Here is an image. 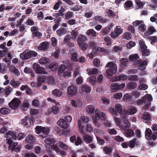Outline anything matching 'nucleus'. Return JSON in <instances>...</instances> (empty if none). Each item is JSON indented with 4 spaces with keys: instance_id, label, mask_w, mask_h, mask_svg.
I'll use <instances>...</instances> for the list:
<instances>
[{
    "instance_id": "5",
    "label": "nucleus",
    "mask_w": 157,
    "mask_h": 157,
    "mask_svg": "<svg viewBox=\"0 0 157 157\" xmlns=\"http://www.w3.org/2000/svg\"><path fill=\"white\" fill-rule=\"evenodd\" d=\"M133 64L136 65L139 64V65L138 67L139 70H144L146 68V66L147 65V61L145 59L143 61L142 59H139L137 60L136 62L133 63Z\"/></svg>"
},
{
    "instance_id": "38",
    "label": "nucleus",
    "mask_w": 157,
    "mask_h": 157,
    "mask_svg": "<svg viewBox=\"0 0 157 157\" xmlns=\"http://www.w3.org/2000/svg\"><path fill=\"white\" fill-rule=\"evenodd\" d=\"M86 34L88 36L91 35L92 37H95L97 36V33L93 29H90L87 31Z\"/></svg>"
},
{
    "instance_id": "23",
    "label": "nucleus",
    "mask_w": 157,
    "mask_h": 157,
    "mask_svg": "<svg viewBox=\"0 0 157 157\" xmlns=\"http://www.w3.org/2000/svg\"><path fill=\"white\" fill-rule=\"evenodd\" d=\"M120 61V62L121 67L122 68H124L129 64L128 59L125 58L121 59Z\"/></svg>"
},
{
    "instance_id": "52",
    "label": "nucleus",
    "mask_w": 157,
    "mask_h": 157,
    "mask_svg": "<svg viewBox=\"0 0 157 157\" xmlns=\"http://www.w3.org/2000/svg\"><path fill=\"white\" fill-rule=\"evenodd\" d=\"M135 2L137 6L140 8H142L145 4L144 2H142L140 0H136Z\"/></svg>"
},
{
    "instance_id": "19",
    "label": "nucleus",
    "mask_w": 157,
    "mask_h": 157,
    "mask_svg": "<svg viewBox=\"0 0 157 157\" xmlns=\"http://www.w3.org/2000/svg\"><path fill=\"white\" fill-rule=\"evenodd\" d=\"M140 51L143 58H145L146 56H148L150 54V51L149 49H147V47L144 48L143 49H140Z\"/></svg>"
},
{
    "instance_id": "49",
    "label": "nucleus",
    "mask_w": 157,
    "mask_h": 157,
    "mask_svg": "<svg viewBox=\"0 0 157 157\" xmlns=\"http://www.w3.org/2000/svg\"><path fill=\"white\" fill-rule=\"evenodd\" d=\"M106 13L109 17H113L116 16L115 12H114L111 10L109 9L107 12Z\"/></svg>"
},
{
    "instance_id": "54",
    "label": "nucleus",
    "mask_w": 157,
    "mask_h": 157,
    "mask_svg": "<svg viewBox=\"0 0 157 157\" xmlns=\"http://www.w3.org/2000/svg\"><path fill=\"white\" fill-rule=\"evenodd\" d=\"M49 61V59L45 57H42L39 60V63L42 64L47 63Z\"/></svg>"
},
{
    "instance_id": "3",
    "label": "nucleus",
    "mask_w": 157,
    "mask_h": 157,
    "mask_svg": "<svg viewBox=\"0 0 157 157\" xmlns=\"http://www.w3.org/2000/svg\"><path fill=\"white\" fill-rule=\"evenodd\" d=\"M106 118V114L104 113L100 112L96 109L95 111V117L93 119L94 124L98 127H100V125L98 123L99 119L102 120H105Z\"/></svg>"
},
{
    "instance_id": "16",
    "label": "nucleus",
    "mask_w": 157,
    "mask_h": 157,
    "mask_svg": "<svg viewBox=\"0 0 157 157\" xmlns=\"http://www.w3.org/2000/svg\"><path fill=\"white\" fill-rule=\"evenodd\" d=\"M112 27V25H109L108 26L105 27V28H102L101 31V34L103 35H106L110 31Z\"/></svg>"
},
{
    "instance_id": "51",
    "label": "nucleus",
    "mask_w": 157,
    "mask_h": 157,
    "mask_svg": "<svg viewBox=\"0 0 157 157\" xmlns=\"http://www.w3.org/2000/svg\"><path fill=\"white\" fill-rule=\"evenodd\" d=\"M66 67L65 65L62 64L59 66V67H58L57 70L59 73H62L64 71Z\"/></svg>"
},
{
    "instance_id": "53",
    "label": "nucleus",
    "mask_w": 157,
    "mask_h": 157,
    "mask_svg": "<svg viewBox=\"0 0 157 157\" xmlns=\"http://www.w3.org/2000/svg\"><path fill=\"white\" fill-rule=\"evenodd\" d=\"M96 78L94 76H92L89 79V81L92 85H95L96 82Z\"/></svg>"
},
{
    "instance_id": "40",
    "label": "nucleus",
    "mask_w": 157,
    "mask_h": 157,
    "mask_svg": "<svg viewBox=\"0 0 157 157\" xmlns=\"http://www.w3.org/2000/svg\"><path fill=\"white\" fill-rule=\"evenodd\" d=\"M152 134L151 130L149 128H147L145 132V136L146 138L147 139H150V136Z\"/></svg>"
},
{
    "instance_id": "15",
    "label": "nucleus",
    "mask_w": 157,
    "mask_h": 157,
    "mask_svg": "<svg viewBox=\"0 0 157 157\" xmlns=\"http://www.w3.org/2000/svg\"><path fill=\"white\" fill-rule=\"evenodd\" d=\"M29 55V50L26 49L20 54V56L22 60L28 59H30Z\"/></svg>"
},
{
    "instance_id": "32",
    "label": "nucleus",
    "mask_w": 157,
    "mask_h": 157,
    "mask_svg": "<svg viewBox=\"0 0 157 157\" xmlns=\"http://www.w3.org/2000/svg\"><path fill=\"white\" fill-rule=\"evenodd\" d=\"M86 71L90 75L95 74L98 73V70L96 68H88Z\"/></svg>"
},
{
    "instance_id": "17",
    "label": "nucleus",
    "mask_w": 157,
    "mask_h": 157,
    "mask_svg": "<svg viewBox=\"0 0 157 157\" xmlns=\"http://www.w3.org/2000/svg\"><path fill=\"white\" fill-rule=\"evenodd\" d=\"M25 141L28 143L33 144L35 143V140L34 138V136L30 134L26 137Z\"/></svg>"
},
{
    "instance_id": "33",
    "label": "nucleus",
    "mask_w": 157,
    "mask_h": 157,
    "mask_svg": "<svg viewBox=\"0 0 157 157\" xmlns=\"http://www.w3.org/2000/svg\"><path fill=\"white\" fill-rule=\"evenodd\" d=\"M0 112L3 115H6L10 113V111L9 108L2 107L0 109Z\"/></svg>"
},
{
    "instance_id": "18",
    "label": "nucleus",
    "mask_w": 157,
    "mask_h": 157,
    "mask_svg": "<svg viewBox=\"0 0 157 157\" xmlns=\"http://www.w3.org/2000/svg\"><path fill=\"white\" fill-rule=\"evenodd\" d=\"M71 103L72 106L75 108H77L78 106L82 105V101L80 99L72 100Z\"/></svg>"
},
{
    "instance_id": "21",
    "label": "nucleus",
    "mask_w": 157,
    "mask_h": 157,
    "mask_svg": "<svg viewBox=\"0 0 157 157\" xmlns=\"http://www.w3.org/2000/svg\"><path fill=\"white\" fill-rule=\"evenodd\" d=\"M84 142L86 144H90L93 142L92 137L88 134H85L83 137Z\"/></svg>"
},
{
    "instance_id": "36",
    "label": "nucleus",
    "mask_w": 157,
    "mask_h": 157,
    "mask_svg": "<svg viewBox=\"0 0 157 157\" xmlns=\"http://www.w3.org/2000/svg\"><path fill=\"white\" fill-rule=\"evenodd\" d=\"M58 146L60 148L66 151H68L69 149L68 146L61 141L59 142Z\"/></svg>"
},
{
    "instance_id": "50",
    "label": "nucleus",
    "mask_w": 157,
    "mask_h": 157,
    "mask_svg": "<svg viewBox=\"0 0 157 157\" xmlns=\"http://www.w3.org/2000/svg\"><path fill=\"white\" fill-rule=\"evenodd\" d=\"M20 84V82L19 81H15L13 79H12L10 82V84L14 87H16L18 86Z\"/></svg>"
},
{
    "instance_id": "24",
    "label": "nucleus",
    "mask_w": 157,
    "mask_h": 157,
    "mask_svg": "<svg viewBox=\"0 0 157 157\" xmlns=\"http://www.w3.org/2000/svg\"><path fill=\"white\" fill-rule=\"evenodd\" d=\"M86 110L87 113L90 115L93 114L95 111V108L92 105H88L86 108Z\"/></svg>"
},
{
    "instance_id": "27",
    "label": "nucleus",
    "mask_w": 157,
    "mask_h": 157,
    "mask_svg": "<svg viewBox=\"0 0 157 157\" xmlns=\"http://www.w3.org/2000/svg\"><path fill=\"white\" fill-rule=\"evenodd\" d=\"M139 58V56L137 54L131 55L129 57V60L134 63L138 60L137 59Z\"/></svg>"
},
{
    "instance_id": "9",
    "label": "nucleus",
    "mask_w": 157,
    "mask_h": 157,
    "mask_svg": "<svg viewBox=\"0 0 157 157\" xmlns=\"http://www.w3.org/2000/svg\"><path fill=\"white\" fill-rule=\"evenodd\" d=\"M20 103V100L17 98H13L9 103V106L11 109H16L18 107Z\"/></svg>"
},
{
    "instance_id": "63",
    "label": "nucleus",
    "mask_w": 157,
    "mask_h": 157,
    "mask_svg": "<svg viewBox=\"0 0 157 157\" xmlns=\"http://www.w3.org/2000/svg\"><path fill=\"white\" fill-rule=\"evenodd\" d=\"M148 88V86L146 84H142L138 87V88L139 90H145Z\"/></svg>"
},
{
    "instance_id": "26",
    "label": "nucleus",
    "mask_w": 157,
    "mask_h": 157,
    "mask_svg": "<svg viewBox=\"0 0 157 157\" xmlns=\"http://www.w3.org/2000/svg\"><path fill=\"white\" fill-rule=\"evenodd\" d=\"M124 135L127 137H131L134 135V133L132 129H128L125 130Z\"/></svg>"
},
{
    "instance_id": "12",
    "label": "nucleus",
    "mask_w": 157,
    "mask_h": 157,
    "mask_svg": "<svg viewBox=\"0 0 157 157\" xmlns=\"http://www.w3.org/2000/svg\"><path fill=\"white\" fill-rule=\"evenodd\" d=\"M137 140V139L134 138L133 139L128 141L129 144V147L131 148H133L136 145L137 147L140 146V142Z\"/></svg>"
},
{
    "instance_id": "44",
    "label": "nucleus",
    "mask_w": 157,
    "mask_h": 157,
    "mask_svg": "<svg viewBox=\"0 0 157 157\" xmlns=\"http://www.w3.org/2000/svg\"><path fill=\"white\" fill-rule=\"evenodd\" d=\"M56 141L53 138H48L45 140V142L46 144L50 145L55 143Z\"/></svg>"
},
{
    "instance_id": "7",
    "label": "nucleus",
    "mask_w": 157,
    "mask_h": 157,
    "mask_svg": "<svg viewBox=\"0 0 157 157\" xmlns=\"http://www.w3.org/2000/svg\"><path fill=\"white\" fill-rule=\"evenodd\" d=\"M149 100H152V97L150 94H147L145 96L142 98L141 99L137 101L136 103L138 105L145 104L146 101Z\"/></svg>"
},
{
    "instance_id": "29",
    "label": "nucleus",
    "mask_w": 157,
    "mask_h": 157,
    "mask_svg": "<svg viewBox=\"0 0 157 157\" xmlns=\"http://www.w3.org/2000/svg\"><path fill=\"white\" fill-rule=\"evenodd\" d=\"M46 79V77L44 75L38 76L37 78L38 85H41L42 84L45 83Z\"/></svg>"
},
{
    "instance_id": "14",
    "label": "nucleus",
    "mask_w": 157,
    "mask_h": 157,
    "mask_svg": "<svg viewBox=\"0 0 157 157\" xmlns=\"http://www.w3.org/2000/svg\"><path fill=\"white\" fill-rule=\"evenodd\" d=\"M49 43L47 41H44L41 43L39 45L38 49L39 50H46L48 48Z\"/></svg>"
},
{
    "instance_id": "35",
    "label": "nucleus",
    "mask_w": 157,
    "mask_h": 157,
    "mask_svg": "<svg viewBox=\"0 0 157 157\" xmlns=\"http://www.w3.org/2000/svg\"><path fill=\"white\" fill-rule=\"evenodd\" d=\"M103 150L105 154L109 155L111 154L113 149L110 146H106L103 148Z\"/></svg>"
},
{
    "instance_id": "45",
    "label": "nucleus",
    "mask_w": 157,
    "mask_h": 157,
    "mask_svg": "<svg viewBox=\"0 0 157 157\" xmlns=\"http://www.w3.org/2000/svg\"><path fill=\"white\" fill-rule=\"evenodd\" d=\"M115 110L117 112L121 114L122 113V108L121 105L118 104H116L115 106Z\"/></svg>"
},
{
    "instance_id": "20",
    "label": "nucleus",
    "mask_w": 157,
    "mask_h": 157,
    "mask_svg": "<svg viewBox=\"0 0 157 157\" xmlns=\"http://www.w3.org/2000/svg\"><path fill=\"white\" fill-rule=\"evenodd\" d=\"M86 40V37L83 35H79L78 38L77 43L78 45H81L82 44L84 43Z\"/></svg>"
},
{
    "instance_id": "37",
    "label": "nucleus",
    "mask_w": 157,
    "mask_h": 157,
    "mask_svg": "<svg viewBox=\"0 0 157 157\" xmlns=\"http://www.w3.org/2000/svg\"><path fill=\"white\" fill-rule=\"evenodd\" d=\"M151 116L150 113L147 112H145L143 114L142 118L145 121H149L151 119Z\"/></svg>"
},
{
    "instance_id": "43",
    "label": "nucleus",
    "mask_w": 157,
    "mask_h": 157,
    "mask_svg": "<svg viewBox=\"0 0 157 157\" xmlns=\"http://www.w3.org/2000/svg\"><path fill=\"white\" fill-rule=\"evenodd\" d=\"M116 78L117 80L121 81L126 80L127 78V76L124 74H122L117 76Z\"/></svg>"
},
{
    "instance_id": "8",
    "label": "nucleus",
    "mask_w": 157,
    "mask_h": 157,
    "mask_svg": "<svg viewBox=\"0 0 157 157\" xmlns=\"http://www.w3.org/2000/svg\"><path fill=\"white\" fill-rule=\"evenodd\" d=\"M33 69L37 74H46L47 73L45 69L37 63H34L33 65Z\"/></svg>"
},
{
    "instance_id": "22",
    "label": "nucleus",
    "mask_w": 157,
    "mask_h": 157,
    "mask_svg": "<svg viewBox=\"0 0 157 157\" xmlns=\"http://www.w3.org/2000/svg\"><path fill=\"white\" fill-rule=\"evenodd\" d=\"M48 112L49 114H51L52 113L56 114L59 112V109L57 107L54 106L48 109Z\"/></svg>"
},
{
    "instance_id": "64",
    "label": "nucleus",
    "mask_w": 157,
    "mask_h": 157,
    "mask_svg": "<svg viewBox=\"0 0 157 157\" xmlns=\"http://www.w3.org/2000/svg\"><path fill=\"white\" fill-rule=\"evenodd\" d=\"M7 143L9 145V147L11 146L13 143V140L11 137L9 136H7L6 139Z\"/></svg>"
},
{
    "instance_id": "11",
    "label": "nucleus",
    "mask_w": 157,
    "mask_h": 157,
    "mask_svg": "<svg viewBox=\"0 0 157 157\" xmlns=\"http://www.w3.org/2000/svg\"><path fill=\"white\" fill-rule=\"evenodd\" d=\"M78 91L77 87L75 86L71 85L67 87V92L68 94L73 96L77 94Z\"/></svg>"
},
{
    "instance_id": "34",
    "label": "nucleus",
    "mask_w": 157,
    "mask_h": 157,
    "mask_svg": "<svg viewBox=\"0 0 157 157\" xmlns=\"http://www.w3.org/2000/svg\"><path fill=\"white\" fill-rule=\"evenodd\" d=\"M130 127V124L128 121L125 122L121 126H120V128L121 130H125L127 128H128Z\"/></svg>"
},
{
    "instance_id": "42",
    "label": "nucleus",
    "mask_w": 157,
    "mask_h": 157,
    "mask_svg": "<svg viewBox=\"0 0 157 157\" xmlns=\"http://www.w3.org/2000/svg\"><path fill=\"white\" fill-rule=\"evenodd\" d=\"M57 34L60 36H62L65 34L67 32L66 29L65 28L61 27L57 31Z\"/></svg>"
},
{
    "instance_id": "57",
    "label": "nucleus",
    "mask_w": 157,
    "mask_h": 157,
    "mask_svg": "<svg viewBox=\"0 0 157 157\" xmlns=\"http://www.w3.org/2000/svg\"><path fill=\"white\" fill-rule=\"evenodd\" d=\"M78 35V31L73 30L71 34V38L73 40L75 39Z\"/></svg>"
},
{
    "instance_id": "56",
    "label": "nucleus",
    "mask_w": 157,
    "mask_h": 157,
    "mask_svg": "<svg viewBox=\"0 0 157 157\" xmlns=\"http://www.w3.org/2000/svg\"><path fill=\"white\" fill-rule=\"evenodd\" d=\"M138 29L142 32H144L146 30V25L143 24H141L138 26Z\"/></svg>"
},
{
    "instance_id": "10",
    "label": "nucleus",
    "mask_w": 157,
    "mask_h": 157,
    "mask_svg": "<svg viewBox=\"0 0 157 157\" xmlns=\"http://www.w3.org/2000/svg\"><path fill=\"white\" fill-rule=\"evenodd\" d=\"M125 86L124 83L120 84L118 83H113L111 85L110 87L113 91L116 92L118 90L123 89Z\"/></svg>"
},
{
    "instance_id": "58",
    "label": "nucleus",
    "mask_w": 157,
    "mask_h": 157,
    "mask_svg": "<svg viewBox=\"0 0 157 157\" xmlns=\"http://www.w3.org/2000/svg\"><path fill=\"white\" fill-rule=\"evenodd\" d=\"M29 55L30 58L32 57H36L37 55V53L35 51L29 50Z\"/></svg>"
},
{
    "instance_id": "62",
    "label": "nucleus",
    "mask_w": 157,
    "mask_h": 157,
    "mask_svg": "<svg viewBox=\"0 0 157 157\" xmlns=\"http://www.w3.org/2000/svg\"><path fill=\"white\" fill-rule=\"evenodd\" d=\"M62 3V2L61 1L59 0L58 2H57L56 4L54 5L53 9L54 10H58L60 6V4Z\"/></svg>"
},
{
    "instance_id": "46",
    "label": "nucleus",
    "mask_w": 157,
    "mask_h": 157,
    "mask_svg": "<svg viewBox=\"0 0 157 157\" xmlns=\"http://www.w3.org/2000/svg\"><path fill=\"white\" fill-rule=\"evenodd\" d=\"M8 52V48H6L3 50H0V60L2 58L4 57L7 55Z\"/></svg>"
},
{
    "instance_id": "13",
    "label": "nucleus",
    "mask_w": 157,
    "mask_h": 157,
    "mask_svg": "<svg viewBox=\"0 0 157 157\" xmlns=\"http://www.w3.org/2000/svg\"><path fill=\"white\" fill-rule=\"evenodd\" d=\"M57 124L58 125L64 129H66L68 127V124L66 121L63 119H59Z\"/></svg>"
},
{
    "instance_id": "61",
    "label": "nucleus",
    "mask_w": 157,
    "mask_h": 157,
    "mask_svg": "<svg viewBox=\"0 0 157 157\" xmlns=\"http://www.w3.org/2000/svg\"><path fill=\"white\" fill-rule=\"evenodd\" d=\"M132 36L131 34L128 32L125 33L123 36V38L126 40H129Z\"/></svg>"
},
{
    "instance_id": "4",
    "label": "nucleus",
    "mask_w": 157,
    "mask_h": 157,
    "mask_svg": "<svg viewBox=\"0 0 157 157\" xmlns=\"http://www.w3.org/2000/svg\"><path fill=\"white\" fill-rule=\"evenodd\" d=\"M35 122V119L34 117L32 116L27 115L25 118L21 120V124L24 126H27L30 124L29 126L33 125Z\"/></svg>"
},
{
    "instance_id": "48",
    "label": "nucleus",
    "mask_w": 157,
    "mask_h": 157,
    "mask_svg": "<svg viewBox=\"0 0 157 157\" xmlns=\"http://www.w3.org/2000/svg\"><path fill=\"white\" fill-rule=\"evenodd\" d=\"M44 127L37 126L35 128V132L37 134H40L42 133Z\"/></svg>"
},
{
    "instance_id": "41",
    "label": "nucleus",
    "mask_w": 157,
    "mask_h": 157,
    "mask_svg": "<svg viewBox=\"0 0 157 157\" xmlns=\"http://www.w3.org/2000/svg\"><path fill=\"white\" fill-rule=\"evenodd\" d=\"M52 94L56 97H59L62 94V92L60 90L55 89L53 91Z\"/></svg>"
},
{
    "instance_id": "25",
    "label": "nucleus",
    "mask_w": 157,
    "mask_h": 157,
    "mask_svg": "<svg viewBox=\"0 0 157 157\" xmlns=\"http://www.w3.org/2000/svg\"><path fill=\"white\" fill-rule=\"evenodd\" d=\"M133 2L132 1L128 0L126 1L124 4V6L126 10L130 9V8L133 6Z\"/></svg>"
},
{
    "instance_id": "60",
    "label": "nucleus",
    "mask_w": 157,
    "mask_h": 157,
    "mask_svg": "<svg viewBox=\"0 0 157 157\" xmlns=\"http://www.w3.org/2000/svg\"><path fill=\"white\" fill-rule=\"evenodd\" d=\"M114 120L117 126H118L120 128V126H121L122 123L121 119L120 118L115 117L114 118Z\"/></svg>"
},
{
    "instance_id": "59",
    "label": "nucleus",
    "mask_w": 157,
    "mask_h": 157,
    "mask_svg": "<svg viewBox=\"0 0 157 157\" xmlns=\"http://www.w3.org/2000/svg\"><path fill=\"white\" fill-rule=\"evenodd\" d=\"M82 89L83 91L86 93L89 92L91 90L90 87L86 85L83 86Z\"/></svg>"
},
{
    "instance_id": "55",
    "label": "nucleus",
    "mask_w": 157,
    "mask_h": 157,
    "mask_svg": "<svg viewBox=\"0 0 157 157\" xmlns=\"http://www.w3.org/2000/svg\"><path fill=\"white\" fill-rule=\"evenodd\" d=\"M139 44L140 46V49H143L144 48L147 47L145 44L144 42L142 40L139 41Z\"/></svg>"
},
{
    "instance_id": "39",
    "label": "nucleus",
    "mask_w": 157,
    "mask_h": 157,
    "mask_svg": "<svg viewBox=\"0 0 157 157\" xmlns=\"http://www.w3.org/2000/svg\"><path fill=\"white\" fill-rule=\"evenodd\" d=\"M65 19L66 20H68L72 18L73 15V13L72 11H68L64 15Z\"/></svg>"
},
{
    "instance_id": "28",
    "label": "nucleus",
    "mask_w": 157,
    "mask_h": 157,
    "mask_svg": "<svg viewBox=\"0 0 157 157\" xmlns=\"http://www.w3.org/2000/svg\"><path fill=\"white\" fill-rule=\"evenodd\" d=\"M58 63L56 62L52 63L49 66V68L52 71H55L57 70Z\"/></svg>"
},
{
    "instance_id": "30",
    "label": "nucleus",
    "mask_w": 157,
    "mask_h": 157,
    "mask_svg": "<svg viewBox=\"0 0 157 157\" xmlns=\"http://www.w3.org/2000/svg\"><path fill=\"white\" fill-rule=\"evenodd\" d=\"M137 110L136 107L132 106L130 107L128 109L127 111V113L129 115H132L135 114L136 113Z\"/></svg>"
},
{
    "instance_id": "31",
    "label": "nucleus",
    "mask_w": 157,
    "mask_h": 157,
    "mask_svg": "<svg viewBox=\"0 0 157 157\" xmlns=\"http://www.w3.org/2000/svg\"><path fill=\"white\" fill-rule=\"evenodd\" d=\"M127 86L128 89H134L136 87L137 84L134 82L131 81L128 83Z\"/></svg>"
},
{
    "instance_id": "47",
    "label": "nucleus",
    "mask_w": 157,
    "mask_h": 157,
    "mask_svg": "<svg viewBox=\"0 0 157 157\" xmlns=\"http://www.w3.org/2000/svg\"><path fill=\"white\" fill-rule=\"evenodd\" d=\"M104 17L101 16H96L94 17V19L95 20L99 21L101 23H105L106 21L105 19H103Z\"/></svg>"
},
{
    "instance_id": "6",
    "label": "nucleus",
    "mask_w": 157,
    "mask_h": 157,
    "mask_svg": "<svg viewBox=\"0 0 157 157\" xmlns=\"http://www.w3.org/2000/svg\"><path fill=\"white\" fill-rule=\"evenodd\" d=\"M123 32V30L120 26H117L113 32H112L110 35L113 39L118 37Z\"/></svg>"
},
{
    "instance_id": "2",
    "label": "nucleus",
    "mask_w": 157,
    "mask_h": 157,
    "mask_svg": "<svg viewBox=\"0 0 157 157\" xmlns=\"http://www.w3.org/2000/svg\"><path fill=\"white\" fill-rule=\"evenodd\" d=\"M106 67L109 68L106 71V75L108 78H110L114 74H116L117 71V65L113 62H109L106 65Z\"/></svg>"
},
{
    "instance_id": "1",
    "label": "nucleus",
    "mask_w": 157,
    "mask_h": 157,
    "mask_svg": "<svg viewBox=\"0 0 157 157\" xmlns=\"http://www.w3.org/2000/svg\"><path fill=\"white\" fill-rule=\"evenodd\" d=\"M91 120L89 117L84 116L82 117L78 121V126L80 132L82 134L86 132H90L93 131V128L92 125L87 123Z\"/></svg>"
}]
</instances>
